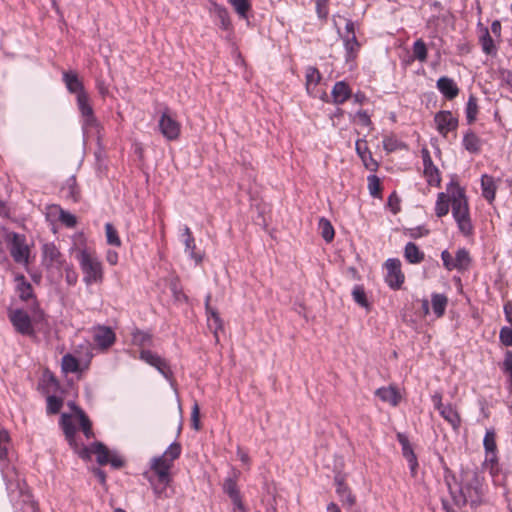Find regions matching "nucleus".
<instances>
[{
	"label": "nucleus",
	"mask_w": 512,
	"mask_h": 512,
	"mask_svg": "<svg viewBox=\"0 0 512 512\" xmlns=\"http://www.w3.org/2000/svg\"><path fill=\"white\" fill-rule=\"evenodd\" d=\"M199 416H200V408H199V405L197 404V402H195L194 405L192 406V411H191L192 427L195 430H199V428H200Z\"/></svg>",
	"instance_id": "obj_62"
},
{
	"label": "nucleus",
	"mask_w": 512,
	"mask_h": 512,
	"mask_svg": "<svg viewBox=\"0 0 512 512\" xmlns=\"http://www.w3.org/2000/svg\"><path fill=\"white\" fill-rule=\"evenodd\" d=\"M9 320L15 330L21 335H34V328L30 316L22 309H15L9 312Z\"/></svg>",
	"instance_id": "obj_9"
},
{
	"label": "nucleus",
	"mask_w": 512,
	"mask_h": 512,
	"mask_svg": "<svg viewBox=\"0 0 512 512\" xmlns=\"http://www.w3.org/2000/svg\"><path fill=\"white\" fill-rule=\"evenodd\" d=\"M434 408L439 412L441 417L447 421L454 430H458L461 425V418L456 408L452 404H443L442 393L439 391L431 395Z\"/></svg>",
	"instance_id": "obj_7"
},
{
	"label": "nucleus",
	"mask_w": 512,
	"mask_h": 512,
	"mask_svg": "<svg viewBox=\"0 0 512 512\" xmlns=\"http://www.w3.org/2000/svg\"><path fill=\"white\" fill-rule=\"evenodd\" d=\"M481 188L483 197L490 203L495 199L496 185L492 176L482 175Z\"/></svg>",
	"instance_id": "obj_30"
},
{
	"label": "nucleus",
	"mask_w": 512,
	"mask_h": 512,
	"mask_svg": "<svg viewBox=\"0 0 512 512\" xmlns=\"http://www.w3.org/2000/svg\"><path fill=\"white\" fill-rule=\"evenodd\" d=\"M106 241L109 245L120 247L122 242L117 230L111 223L105 224Z\"/></svg>",
	"instance_id": "obj_43"
},
{
	"label": "nucleus",
	"mask_w": 512,
	"mask_h": 512,
	"mask_svg": "<svg viewBox=\"0 0 512 512\" xmlns=\"http://www.w3.org/2000/svg\"><path fill=\"white\" fill-rule=\"evenodd\" d=\"M375 394L381 401L392 406H397L401 398L398 390L393 386L378 388Z\"/></svg>",
	"instance_id": "obj_24"
},
{
	"label": "nucleus",
	"mask_w": 512,
	"mask_h": 512,
	"mask_svg": "<svg viewBox=\"0 0 512 512\" xmlns=\"http://www.w3.org/2000/svg\"><path fill=\"white\" fill-rule=\"evenodd\" d=\"M447 304H448V299L444 294H440V293H432L431 294L432 310L437 318H440L444 315Z\"/></svg>",
	"instance_id": "obj_31"
},
{
	"label": "nucleus",
	"mask_w": 512,
	"mask_h": 512,
	"mask_svg": "<svg viewBox=\"0 0 512 512\" xmlns=\"http://www.w3.org/2000/svg\"><path fill=\"white\" fill-rule=\"evenodd\" d=\"M158 128L162 136L167 141L177 140L181 133L180 122L168 108L164 109L161 113L158 120Z\"/></svg>",
	"instance_id": "obj_5"
},
{
	"label": "nucleus",
	"mask_w": 512,
	"mask_h": 512,
	"mask_svg": "<svg viewBox=\"0 0 512 512\" xmlns=\"http://www.w3.org/2000/svg\"><path fill=\"white\" fill-rule=\"evenodd\" d=\"M181 451L182 448L180 443L173 442L168 446V448L164 451L162 455L165 458H167L168 461H171L173 463L177 458H179Z\"/></svg>",
	"instance_id": "obj_52"
},
{
	"label": "nucleus",
	"mask_w": 512,
	"mask_h": 512,
	"mask_svg": "<svg viewBox=\"0 0 512 512\" xmlns=\"http://www.w3.org/2000/svg\"><path fill=\"white\" fill-rule=\"evenodd\" d=\"M322 80L320 71L314 66H308L305 69V87L307 94L314 98H320L323 101H327L326 92L319 93L317 87Z\"/></svg>",
	"instance_id": "obj_10"
},
{
	"label": "nucleus",
	"mask_w": 512,
	"mask_h": 512,
	"mask_svg": "<svg viewBox=\"0 0 512 512\" xmlns=\"http://www.w3.org/2000/svg\"><path fill=\"white\" fill-rule=\"evenodd\" d=\"M447 196L451 202V208L457 203L463 204L468 203L465 195V190L457 182L451 181L447 186Z\"/></svg>",
	"instance_id": "obj_22"
},
{
	"label": "nucleus",
	"mask_w": 512,
	"mask_h": 512,
	"mask_svg": "<svg viewBox=\"0 0 512 512\" xmlns=\"http://www.w3.org/2000/svg\"><path fill=\"white\" fill-rule=\"evenodd\" d=\"M404 147H405L404 143L401 142L399 139H397L395 136H386L383 139V148L388 153L400 150Z\"/></svg>",
	"instance_id": "obj_46"
},
{
	"label": "nucleus",
	"mask_w": 512,
	"mask_h": 512,
	"mask_svg": "<svg viewBox=\"0 0 512 512\" xmlns=\"http://www.w3.org/2000/svg\"><path fill=\"white\" fill-rule=\"evenodd\" d=\"M60 425L65 434L66 439L69 442V445L76 449L77 448V444H76V440H75L76 428H75L74 424L72 423L71 416L63 413L60 418Z\"/></svg>",
	"instance_id": "obj_25"
},
{
	"label": "nucleus",
	"mask_w": 512,
	"mask_h": 512,
	"mask_svg": "<svg viewBox=\"0 0 512 512\" xmlns=\"http://www.w3.org/2000/svg\"><path fill=\"white\" fill-rule=\"evenodd\" d=\"M413 56L420 62H425L427 60V47L425 42L422 39H417L412 46Z\"/></svg>",
	"instance_id": "obj_42"
},
{
	"label": "nucleus",
	"mask_w": 512,
	"mask_h": 512,
	"mask_svg": "<svg viewBox=\"0 0 512 512\" xmlns=\"http://www.w3.org/2000/svg\"><path fill=\"white\" fill-rule=\"evenodd\" d=\"M210 12L215 16L216 23L223 31H232V23L227 8L223 5L212 3Z\"/></svg>",
	"instance_id": "obj_19"
},
{
	"label": "nucleus",
	"mask_w": 512,
	"mask_h": 512,
	"mask_svg": "<svg viewBox=\"0 0 512 512\" xmlns=\"http://www.w3.org/2000/svg\"><path fill=\"white\" fill-rule=\"evenodd\" d=\"M404 257L409 263L418 264L423 261L424 253L415 243L408 242L404 248Z\"/></svg>",
	"instance_id": "obj_29"
},
{
	"label": "nucleus",
	"mask_w": 512,
	"mask_h": 512,
	"mask_svg": "<svg viewBox=\"0 0 512 512\" xmlns=\"http://www.w3.org/2000/svg\"><path fill=\"white\" fill-rule=\"evenodd\" d=\"M449 212V199L446 193L440 192L437 195V200L435 203V214L437 217L441 218L446 216Z\"/></svg>",
	"instance_id": "obj_36"
},
{
	"label": "nucleus",
	"mask_w": 512,
	"mask_h": 512,
	"mask_svg": "<svg viewBox=\"0 0 512 512\" xmlns=\"http://www.w3.org/2000/svg\"><path fill=\"white\" fill-rule=\"evenodd\" d=\"M181 240L185 246V253L188 257L195 262L196 265L200 264L203 260V254L196 252V242L192 231L188 226H184L181 233Z\"/></svg>",
	"instance_id": "obj_15"
},
{
	"label": "nucleus",
	"mask_w": 512,
	"mask_h": 512,
	"mask_svg": "<svg viewBox=\"0 0 512 512\" xmlns=\"http://www.w3.org/2000/svg\"><path fill=\"white\" fill-rule=\"evenodd\" d=\"M455 270L463 271L468 268L471 262L469 252L465 248H459L454 257Z\"/></svg>",
	"instance_id": "obj_33"
},
{
	"label": "nucleus",
	"mask_w": 512,
	"mask_h": 512,
	"mask_svg": "<svg viewBox=\"0 0 512 512\" xmlns=\"http://www.w3.org/2000/svg\"><path fill=\"white\" fill-rule=\"evenodd\" d=\"M4 240L14 262L27 266L30 263L31 247L33 244L28 242L26 235L14 231H6Z\"/></svg>",
	"instance_id": "obj_3"
},
{
	"label": "nucleus",
	"mask_w": 512,
	"mask_h": 512,
	"mask_svg": "<svg viewBox=\"0 0 512 512\" xmlns=\"http://www.w3.org/2000/svg\"><path fill=\"white\" fill-rule=\"evenodd\" d=\"M407 463H408V467H409V470H410V473L412 475V477H415L416 474H417V470H418V460H417V456L415 454V452L411 453L410 455L406 456L405 457Z\"/></svg>",
	"instance_id": "obj_60"
},
{
	"label": "nucleus",
	"mask_w": 512,
	"mask_h": 512,
	"mask_svg": "<svg viewBox=\"0 0 512 512\" xmlns=\"http://www.w3.org/2000/svg\"><path fill=\"white\" fill-rule=\"evenodd\" d=\"M76 101L82 118L94 115L88 94H82L80 97H77Z\"/></svg>",
	"instance_id": "obj_37"
},
{
	"label": "nucleus",
	"mask_w": 512,
	"mask_h": 512,
	"mask_svg": "<svg viewBox=\"0 0 512 512\" xmlns=\"http://www.w3.org/2000/svg\"><path fill=\"white\" fill-rule=\"evenodd\" d=\"M328 0H316V11L320 19H326L328 16Z\"/></svg>",
	"instance_id": "obj_61"
},
{
	"label": "nucleus",
	"mask_w": 512,
	"mask_h": 512,
	"mask_svg": "<svg viewBox=\"0 0 512 512\" xmlns=\"http://www.w3.org/2000/svg\"><path fill=\"white\" fill-rule=\"evenodd\" d=\"M59 221L67 228H73L77 224L76 216L63 209L59 211Z\"/></svg>",
	"instance_id": "obj_53"
},
{
	"label": "nucleus",
	"mask_w": 512,
	"mask_h": 512,
	"mask_svg": "<svg viewBox=\"0 0 512 512\" xmlns=\"http://www.w3.org/2000/svg\"><path fill=\"white\" fill-rule=\"evenodd\" d=\"M170 290L173 294V297L176 301L179 302H187L188 297L185 295V293L182 291V288L178 284L176 280L172 281L170 283Z\"/></svg>",
	"instance_id": "obj_57"
},
{
	"label": "nucleus",
	"mask_w": 512,
	"mask_h": 512,
	"mask_svg": "<svg viewBox=\"0 0 512 512\" xmlns=\"http://www.w3.org/2000/svg\"><path fill=\"white\" fill-rule=\"evenodd\" d=\"M172 465L173 463L168 461L163 455L152 459L151 469L155 472L160 484H162L164 488L167 487L171 481L170 469Z\"/></svg>",
	"instance_id": "obj_12"
},
{
	"label": "nucleus",
	"mask_w": 512,
	"mask_h": 512,
	"mask_svg": "<svg viewBox=\"0 0 512 512\" xmlns=\"http://www.w3.org/2000/svg\"><path fill=\"white\" fill-rule=\"evenodd\" d=\"M2 476L15 512H38V507L30 494L25 481L14 466L2 467Z\"/></svg>",
	"instance_id": "obj_1"
},
{
	"label": "nucleus",
	"mask_w": 512,
	"mask_h": 512,
	"mask_svg": "<svg viewBox=\"0 0 512 512\" xmlns=\"http://www.w3.org/2000/svg\"><path fill=\"white\" fill-rule=\"evenodd\" d=\"M223 490L229 496V498L240 494L236 480L233 478L225 479L223 484Z\"/></svg>",
	"instance_id": "obj_55"
},
{
	"label": "nucleus",
	"mask_w": 512,
	"mask_h": 512,
	"mask_svg": "<svg viewBox=\"0 0 512 512\" xmlns=\"http://www.w3.org/2000/svg\"><path fill=\"white\" fill-rule=\"evenodd\" d=\"M353 300L361 307L368 308L369 303L362 286L356 285L352 290Z\"/></svg>",
	"instance_id": "obj_50"
},
{
	"label": "nucleus",
	"mask_w": 512,
	"mask_h": 512,
	"mask_svg": "<svg viewBox=\"0 0 512 512\" xmlns=\"http://www.w3.org/2000/svg\"><path fill=\"white\" fill-rule=\"evenodd\" d=\"M502 370L504 373H507L509 376H512V351H507L505 353L504 361L502 364Z\"/></svg>",
	"instance_id": "obj_63"
},
{
	"label": "nucleus",
	"mask_w": 512,
	"mask_h": 512,
	"mask_svg": "<svg viewBox=\"0 0 512 512\" xmlns=\"http://www.w3.org/2000/svg\"><path fill=\"white\" fill-rule=\"evenodd\" d=\"M46 402L47 414H57L63 406V400L55 395H49L46 399Z\"/></svg>",
	"instance_id": "obj_49"
},
{
	"label": "nucleus",
	"mask_w": 512,
	"mask_h": 512,
	"mask_svg": "<svg viewBox=\"0 0 512 512\" xmlns=\"http://www.w3.org/2000/svg\"><path fill=\"white\" fill-rule=\"evenodd\" d=\"M62 80L71 94H76V98L82 94H87L84 89L83 82L79 79L78 75L74 71H64L62 73Z\"/></svg>",
	"instance_id": "obj_17"
},
{
	"label": "nucleus",
	"mask_w": 512,
	"mask_h": 512,
	"mask_svg": "<svg viewBox=\"0 0 512 512\" xmlns=\"http://www.w3.org/2000/svg\"><path fill=\"white\" fill-rule=\"evenodd\" d=\"M466 119L469 124L473 123L478 114L477 99L474 95H470L465 107Z\"/></svg>",
	"instance_id": "obj_38"
},
{
	"label": "nucleus",
	"mask_w": 512,
	"mask_h": 512,
	"mask_svg": "<svg viewBox=\"0 0 512 512\" xmlns=\"http://www.w3.org/2000/svg\"><path fill=\"white\" fill-rule=\"evenodd\" d=\"M93 339L100 349L106 350L114 344L116 335L112 328L98 325L93 329Z\"/></svg>",
	"instance_id": "obj_14"
},
{
	"label": "nucleus",
	"mask_w": 512,
	"mask_h": 512,
	"mask_svg": "<svg viewBox=\"0 0 512 512\" xmlns=\"http://www.w3.org/2000/svg\"><path fill=\"white\" fill-rule=\"evenodd\" d=\"M356 152L361 158L363 165L366 169L371 172H375L378 168V163L374 160L371 152L367 147V143L364 140L356 141Z\"/></svg>",
	"instance_id": "obj_21"
},
{
	"label": "nucleus",
	"mask_w": 512,
	"mask_h": 512,
	"mask_svg": "<svg viewBox=\"0 0 512 512\" xmlns=\"http://www.w3.org/2000/svg\"><path fill=\"white\" fill-rule=\"evenodd\" d=\"M163 357H161L159 354L148 350V349H142L139 354V359L147 363L148 365L155 367L157 364H160Z\"/></svg>",
	"instance_id": "obj_45"
},
{
	"label": "nucleus",
	"mask_w": 512,
	"mask_h": 512,
	"mask_svg": "<svg viewBox=\"0 0 512 512\" xmlns=\"http://www.w3.org/2000/svg\"><path fill=\"white\" fill-rule=\"evenodd\" d=\"M484 465L491 475L495 476L499 472L498 454L497 451L485 452Z\"/></svg>",
	"instance_id": "obj_39"
},
{
	"label": "nucleus",
	"mask_w": 512,
	"mask_h": 512,
	"mask_svg": "<svg viewBox=\"0 0 512 512\" xmlns=\"http://www.w3.org/2000/svg\"><path fill=\"white\" fill-rule=\"evenodd\" d=\"M441 259H442L443 266L445 267V269H447L448 271L455 270L454 257L448 250L442 251Z\"/></svg>",
	"instance_id": "obj_59"
},
{
	"label": "nucleus",
	"mask_w": 512,
	"mask_h": 512,
	"mask_svg": "<svg viewBox=\"0 0 512 512\" xmlns=\"http://www.w3.org/2000/svg\"><path fill=\"white\" fill-rule=\"evenodd\" d=\"M344 48H345V60L347 63L354 62L357 57V53L360 44L356 38V35H346L343 37Z\"/></svg>",
	"instance_id": "obj_26"
},
{
	"label": "nucleus",
	"mask_w": 512,
	"mask_h": 512,
	"mask_svg": "<svg viewBox=\"0 0 512 512\" xmlns=\"http://www.w3.org/2000/svg\"><path fill=\"white\" fill-rule=\"evenodd\" d=\"M423 160V173L430 186H439L441 182L439 169L434 165L430 152L424 148L421 151Z\"/></svg>",
	"instance_id": "obj_13"
},
{
	"label": "nucleus",
	"mask_w": 512,
	"mask_h": 512,
	"mask_svg": "<svg viewBox=\"0 0 512 512\" xmlns=\"http://www.w3.org/2000/svg\"><path fill=\"white\" fill-rule=\"evenodd\" d=\"M319 229L321 231V236L327 243L331 242L334 239L335 231L331 222L328 219L324 217L320 218Z\"/></svg>",
	"instance_id": "obj_40"
},
{
	"label": "nucleus",
	"mask_w": 512,
	"mask_h": 512,
	"mask_svg": "<svg viewBox=\"0 0 512 512\" xmlns=\"http://www.w3.org/2000/svg\"><path fill=\"white\" fill-rule=\"evenodd\" d=\"M452 217L457 225L459 232L464 237H471L474 234V225L470 216L469 204L457 203L452 207Z\"/></svg>",
	"instance_id": "obj_6"
},
{
	"label": "nucleus",
	"mask_w": 512,
	"mask_h": 512,
	"mask_svg": "<svg viewBox=\"0 0 512 512\" xmlns=\"http://www.w3.org/2000/svg\"><path fill=\"white\" fill-rule=\"evenodd\" d=\"M385 282L393 290H398L404 283L405 276L401 270V261L398 258H389L385 261Z\"/></svg>",
	"instance_id": "obj_8"
},
{
	"label": "nucleus",
	"mask_w": 512,
	"mask_h": 512,
	"mask_svg": "<svg viewBox=\"0 0 512 512\" xmlns=\"http://www.w3.org/2000/svg\"><path fill=\"white\" fill-rule=\"evenodd\" d=\"M367 182H368V190H369V193L372 197H380V192H381V183H380V179L372 174V175H369L367 177Z\"/></svg>",
	"instance_id": "obj_51"
},
{
	"label": "nucleus",
	"mask_w": 512,
	"mask_h": 512,
	"mask_svg": "<svg viewBox=\"0 0 512 512\" xmlns=\"http://www.w3.org/2000/svg\"><path fill=\"white\" fill-rule=\"evenodd\" d=\"M499 340L506 347L512 346V326H504L500 329Z\"/></svg>",
	"instance_id": "obj_58"
},
{
	"label": "nucleus",
	"mask_w": 512,
	"mask_h": 512,
	"mask_svg": "<svg viewBox=\"0 0 512 512\" xmlns=\"http://www.w3.org/2000/svg\"><path fill=\"white\" fill-rule=\"evenodd\" d=\"M396 437H397V441L401 445L402 455L404 458L414 452L413 447L410 444L409 439L406 434L397 433Z\"/></svg>",
	"instance_id": "obj_54"
},
{
	"label": "nucleus",
	"mask_w": 512,
	"mask_h": 512,
	"mask_svg": "<svg viewBox=\"0 0 512 512\" xmlns=\"http://www.w3.org/2000/svg\"><path fill=\"white\" fill-rule=\"evenodd\" d=\"M65 280L69 285H75L78 281L77 272L73 268L67 267L65 269Z\"/></svg>",
	"instance_id": "obj_64"
},
{
	"label": "nucleus",
	"mask_w": 512,
	"mask_h": 512,
	"mask_svg": "<svg viewBox=\"0 0 512 512\" xmlns=\"http://www.w3.org/2000/svg\"><path fill=\"white\" fill-rule=\"evenodd\" d=\"M89 453L96 455V460L100 465L109 463L113 468H120L124 464L123 459L116 452L109 451L101 442H95L90 448H84L80 455L88 457Z\"/></svg>",
	"instance_id": "obj_4"
},
{
	"label": "nucleus",
	"mask_w": 512,
	"mask_h": 512,
	"mask_svg": "<svg viewBox=\"0 0 512 512\" xmlns=\"http://www.w3.org/2000/svg\"><path fill=\"white\" fill-rule=\"evenodd\" d=\"M480 43L485 54L492 55L496 53L497 49L488 29L484 30L482 36L480 37Z\"/></svg>",
	"instance_id": "obj_41"
},
{
	"label": "nucleus",
	"mask_w": 512,
	"mask_h": 512,
	"mask_svg": "<svg viewBox=\"0 0 512 512\" xmlns=\"http://www.w3.org/2000/svg\"><path fill=\"white\" fill-rule=\"evenodd\" d=\"M82 129H83L84 134H87L94 130L96 132H99L100 124H99L95 114L92 116L82 118Z\"/></svg>",
	"instance_id": "obj_48"
},
{
	"label": "nucleus",
	"mask_w": 512,
	"mask_h": 512,
	"mask_svg": "<svg viewBox=\"0 0 512 512\" xmlns=\"http://www.w3.org/2000/svg\"><path fill=\"white\" fill-rule=\"evenodd\" d=\"M227 2L241 19H248V13L252 7L251 0H227Z\"/></svg>",
	"instance_id": "obj_32"
},
{
	"label": "nucleus",
	"mask_w": 512,
	"mask_h": 512,
	"mask_svg": "<svg viewBox=\"0 0 512 512\" xmlns=\"http://www.w3.org/2000/svg\"><path fill=\"white\" fill-rule=\"evenodd\" d=\"M92 354H89L87 361L82 364L73 354L67 353L62 357L61 368L65 374L82 373L88 369Z\"/></svg>",
	"instance_id": "obj_16"
},
{
	"label": "nucleus",
	"mask_w": 512,
	"mask_h": 512,
	"mask_svg": "<svg viewBox=\"0 0 512 512\" xmlns=\"http://www.w3.org/2000/svg\"><path fill=\"white\" fill-rule=\"evenodd\" d=\"M434 122L438 133L444 137L458 127V118L453 116L451 111L441 110L434 116Z\"/></svg>",
	"instance_id": "obj_11"
},
{
	"label": "nucleus",
	"mask_w": 512,
	"mask_h": 512,
	"mask_svg": "<svg viewBox=\"0 0 512 512\" xmlns=\"http://www.w3.org/2000/svg\"><path fill=\"white\" fill-rule=\"evenodd\" d=\"M159 363L160 364H157L154 368L170 383L172 387H174L173 372L169 362L165 358H162Z\"/></svg>",
	"instance_id": "obj_44"
},
{
	"label": "nucleus",
	"mask_w": 512,
	"mask_h": 512,
	"mask_svg": "<svg viewBox=\"0 0 512 512\" xmlns=\"http://www.w3.org/2000/svg\"><path fill=\"white\" fill-rule=\"evenodd\" d=\"M72 407H73L76 415L79 418V424H80V427H81L84 435L86 436V438H90L93 435L91 421L89 420V418L83 412L82 409H80L74 405Z\"/></svg>",
	"instance_id": "obj_35"
},
{
	"label": "nucleus",
	"mask_w": 512,
	"mask_h": 512,
	"mask_svg": "<svg viewBox=\"0 0 512 512\" xmlns=\"http://www.w3.org/2000/svg\"><path fill=\"white\" fill-rule=\"evenodd\" d=\"M485 452L497 451L496 434L493 429H487L483 439Z\"/></svg>",
	"instance_id": "obj_47"
},
{
	"label": "nucleus",
	"mask_w": 512,
	"mask_h": 512,
	"mask_svg": "<svg viewBox=\"0 0 512 512\" xmlns=\"http://www.w3.org/2000/svg\"><path fill=\"white\" fill-rule=\"evenodd\" d=\"M210 300L211 295L208 294L205 298V310L208 321L212 322V324H210V327L214 330V334L216 335L217 330L222 328V321L217 311L210 306Z\"/></svg>",
	"instance_id": "obj_28"
},
{
	"label": "nucleus",
	"mask_w": 512,
	"mask_h": 512,
	"mask_svg": "<svg viewBox=\"0 0 512 512\" xmlns=\"http://www.w3.org/2000/svg\"><path fill=\"white\" fill-rule=\"evenodd\" d=\"M132 342L134 345L139 347H145V346H152L153 345V339L152 335L148 332L135 329L132 332Z\"/></svg>",
	"instance_id": "obj_34"
},
{
	"label": "nucleus",
	"mask_w": 512,
	"mask_h": 512,
	"mask_svg": "<svg viewBox=\"0 0 512 512\" xmlns=\"http://www.w3.org/2000/svg\"><path fill=\"white\" fill-rule=\"evenodd\" d=\"M9 434L6 430H0V460L6 458L9 447Z\"/></svg>",
	"instance_id": "obj_56"
},
{
	"label": "nucleus",
	"mask_w": 512,
	"mask_h": 512,
	"mask_svg": "<svg viewBox=\"0 0 512 512\" xmlns=\"http://www.w3.org/2000/svg\"><path fill=\"white\" fill-rule=\"evenodd\" d=\"M481 139L472 131L468 130L462 140V145L469 153L476 154L481 150Z\"/></svg>",
	"instance_id": "obj_27"
},
{
	"label": "nucleus",
	"mask_w": 512,
	"mask_h": 512,
	"mask_svg": "<svg viewBox=\"0 0 512 512\" xmlns=\"http://www.w3.org/2000/svg\"><path fill=\"white\" fill-rule=\"evenodd\" d=\"M352 97V90L347 82L337 81L331 91L332 103L342 105Z\"/></svg>",
	"instance_id": "obj_20"
},
{
	"label": "nucleus",
	"mask_w": 512,
	"mask_h": 512,
	"mask_svg": "<svg viewBox=\"0 0 512 512\" xmlns=\"http://www.w3.org/2000/svg\"><path fill=\"white\" fill-rule=\"evenodd\" d=\"M71 251L79 263L85 285L101 284L104 280V268L95 250L83 244Z\"/></svg>",
	"instance_id": "obj_2"
},
{
	"label": "nucleus",
	"mask_w": 512,
	"mask_h": 512,
	"mask_svg": "<svg viewBox=\"0 0 512 512\" xmlns=\"http://www.w3.org/2000/svg\"><path fill=\"white\" fill-rule=\"evenodd\" d=\"M61 193L63 197L67 200H70L74 203L78 202L80 199V190L77 185V181L75 176H70L61 188Z\"/></svg>",
	"instance_id": "obj_23"
},
{
	"label": "nucleus",
	"mask_w": 512,
	"mask_h": 512,
	"mask_svg": "<svg viewBox=\"0 0 512 512\" xmlns=\"http://www.w3.org/2000/svg\"><path fill=\"white\" fill-rule=\"evenodd\" d=\"M436 87L447 100H453L459 94L456 82L447 76L440 77L436 82Z\"/></svg>",
	"instance_id": "obj_18"
}]
</instances>
